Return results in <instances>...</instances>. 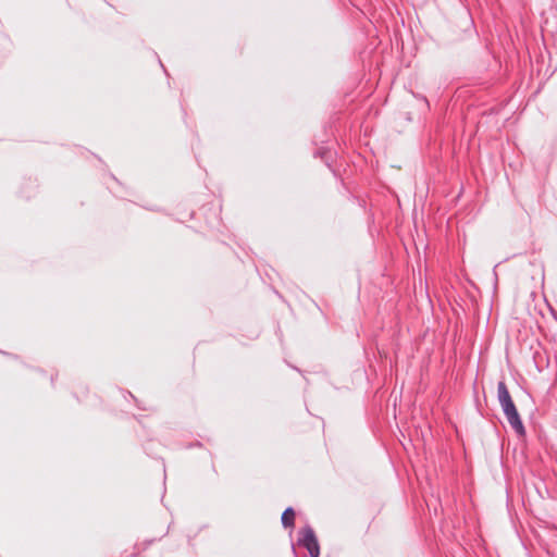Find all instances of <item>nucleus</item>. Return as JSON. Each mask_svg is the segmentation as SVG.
I'll list each match as a JSON object with an SVG mask.
<instances>
[{"label": "nucleus", "instance_id": "obj_1", "mask_svg": "<svg viewBox=\"0 0 557 557\" xmlns=\"http://www.w3.org/2000/svg\"><path fill=\"white\" fill-rule=\"evenodd\" d=\"M497 399L508 423L516 434L518 436H525L524 424L504 381H499L497 384Z\"/></svg>", "mask_w": 557, "mask_h": 557}, {"label": "nucleus", "instance_id": "obj_2", "mask_svg": "<svg viewBox=\"0 0 557 557\" xmlns=\"http://www.w3.org/2000/svg\"><path fill=\"white\" fill-rule=\"evenodd\" d=\"M297 545L306 548L310 557H320V544L314 530L309 524L298 531Z\"/></svg>", "mask_w": 557, "mask_h": 557}, {"label": "nucleus", "instance_id": "obj_3", "mask_svg": "<svg viewBox=\"0 0 557 557\" xmlns=\"http://www.w3.org/2000/svg\"><path fill=\"white\" fill-rule=\"evenodd\" d=\"M295 516H296V512L294 510L293 507H287L283 513H282V517H281V522H282V525L287 529V528H294L295 525Z\"/></svg>", "mask_w": 557, "mask_h": 557}, {"label": "nucleus", "instance_id": "obj_4", "mask_svg": "<svg viewBox=\"0 0 557 557\" xmlns=\"http://www.w3.org/2000/svg\"><path fill=\"white\" fill-rule=\"evenodd\" d=\"M156 541L157 539L145 540L141 543L135 544V549H137L138 552L146 550Z\"/></svg>", "mask_w": 557, "mask_h": 557}, {"label": "nucleus", "instance_id": "obj_5", "mask_svg": "<svg viewBox=\"0 0 557 557\" xmlns=\"http://www.w3.org/2000/svg\"><path fill=\"white\" fill-rule=\"evenodd\" d=\"M327 153V151L323 150V149H318L314 151V157H320L321 159H324V156Z\"/></svg>", "mask_w": 557, "mask_h": 557}, {"label": "nucleus", "instance_id": "obj_6", "mask_svg": "<svg viewBox=\"0 0 557 557\" xmlns=\"http://www.w3.org/2000/svg\"><path fill=\"white\" fill-rule=\"evenodd\" d=\"M26 184H27V186H28L30 189H35V187H36L35 182H33L32 180H27V181H26Z\"/></svg>", "mask_w": 557, "mask_h": 557}, {"label": "nucleus", "instance_id": "obj_7", "mask_svg": "<svg viewBox=\"0 0 557 557\" xmlns=\"http://www.w3.org/2000/svg\"><path fill=\"white\" fill-rule=\"evenodd\" d=\"M159 64H160V66L163 69V71H164L165 75H168V76H169V73H168L166 69L164 67V65H163V63L161 62V60H160V59H159Z\"/></svg>", "mask_w": 557, "mask_h": 557}, {"label": "nucleus", "instance_id": "obj_8", "mask_svg": "<svg viewBox=\"0 0 557 557\" xmlns=\"http://www.w3.org/2000/svg\"><path fill=\"white\" fill-rule=\"evenodd\" d=\"M292 549H293L294 556H295V557H298V555H297V553H296V549H295L294 544L292 545Z\"/></svg>", "mask_w": 557, "mask_h": 557}, {"label": "nucleus", "instance_id": "obj_9", "mask_svg": "<svg viewBox=\"0 0 557 557\" xmlns=\"http://www.w3.org/2000/svg\"><path fill=\"white\" fill-rule=\"evenodd\" d=\"M421 99L429 106V101L424 96H421Z\"/></svg>", "mask_w": 557, "mask_h": 557}, {"label": "nucleus", "instance_id": "obj_10", "mask_svg": "<svg viewBox=\"0 0 557 557\" xmlns=\"http://www.w3.org/2000/svg\"><path fill=\"white\" fill-rule=\"evenodd\" d=\"M193 446H195V447L201 446V443L197 442L196 444H193ZM189 447H191V445Z\"/></svg>", "mask_w": 557, "mask_h": 557}, {"label": "nucleus", "instance_id": "obj_11", "mask_svg": "<svg viewBox=\"0 0 557 557\" xmlns=\"http://www.w3.org/2000/svg\"><path fill=\"white\" fill-rule=\"evenodd\" d=\"M24 196H25L26 198H30L32 194H30V193H28V194H25Z\"/></svg>", "mask_w": 557, "mask_h": 557}]
</instances>
